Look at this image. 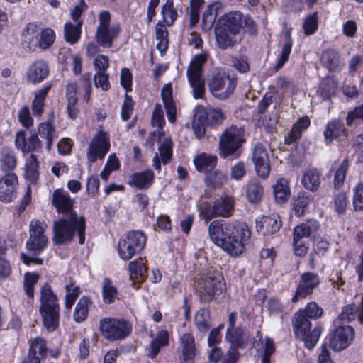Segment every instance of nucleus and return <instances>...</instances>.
<instances>
[{"label": "nucleus", "instance_id": "5701e85b", "mask_svg": "<svg viewBox=\"0 0 363 363\" xmlns=\"http://www.w3.org/2000/svg\"><path fill=\"white\" fill-rule=\"evenodd\" d=\"M242 18L240 12H230L219 18L216 26L238 33L242 28Z\"/></svg>", "mask_w": 363, "mask_h": 363}, {"label": "nucleus", "instance_id": "393cba45", "mask_svg": "<svg viewBox=\"0 0 363 363\" xmlns=\"http://www.w3.org/2000/svg\"><path fill=\"white\" fill-rule=\"evenodd\" d=\"M320 61L322 65L330 71H337L343 66L340 52L333 48L323 51Z\"/></svg>", "mask_w": 363, "mask_h": 363}, {"label": "nucleus", "instance_id": "79ce46f5", "mask_svg": "<svg viewBox=\"0 0 363 363\" xmlns=\"http://www.w3.org/2000/svg\"><path fill=\"white\" fill-rule=\"evenodd\" d=\"M249 337V334L244 328L227 329L226 340L235 347H243L248 341Z\"/></svg>", "mask_w": 363, "mask_h": 363}, {"label": "nucleus", "instance_id": "bf43d9fd", "mask_svg": "<svg viewBox=\"0 0 363 363\" xmlns=\"http://www.w3.org/2000/svg\"><path fill=\"white\" fill-rule=\"evenodd\" d=\"M166 26V23L164 24L161 21H159L155 26L156 38L159 41L157 47L160 50H165L167 48L168 32Z\"/></svg>", "mask_w": 363, "mask_h": 363}, {"label": "nucleus", "instance_id": "2eb2a0df", "mask_svg": "<svg viewBox=\"0 0 363 363\" xmlns=\"http://www.w3.org/2000/svg\"><path fill=\"white\" fill-rule=\"evenodd\" d=\"M320 283V280L318 274L313 272L302 274L295 294L291 298L292 302L296 303L312 294Z\"/></svg>", "mask_w": 363, "mask_h": 363}, {"label": "nucleus", "instance_id": "69168bd1", "mask_svg": "<svg viewBox=\"0 0 363 363\" xmlns=\"http://www.w3.org/2000/svg\"><path fill=\"white\" fill-rule=\"evenodd\" d=\"M43 145L41 140L36 133L31 134L27 140V145L25 149V153L32 152L33 154L42 152Z\"/></svg>", "mask_w": 363, "mask_h": 363}, {"label": "nucleus", "instance_id": "a19ab883", "mask_svg": "<svg viewBox=\"0 0 363 363\" xmlns=\"http://www.w3.org/2000/svg\"><path fill=\"white\" fill-rule=\"evenodd\" d=\"M319 228V224L315 220H308L297 225L294 230V239L295 240H301L304 238H308L315 232Z\"/></svg>", "mask_w": 363, "mask_h": 363}, {"label": "nucleus", "instance_id": "5fc2aeb1", "mask_svg": "<svg viewBox=\"0 0 363 363\" xmlns=\"http://www.w3.org/2000/svg\"><path fill=\"white\" fill-rule=\"evenodd\" d=\"M128 268L130 274L132 275H135L136 279H140V281H143L145 279L147 267L142 259L130 262L129 263Z\"/></svg>", "mask_w": 363, "mask_h": 363}, {"label": "nucleus", "instance_id": "473e14b6", "mask_svg": "<svg viewBox=\"0 0 363 363\" xmlns=\"http://www.w3.org/2000/svg\"><path fill=\"white\" fill-rule=\"evenodd\" d=\"M182 359L184 362H193L196 354L194 338L191 333H184L180 337Z\"/></svg>", "mask_w": 363, "mask_h": 363}, {"label": "nucleus", "instance_id": "7ed1b4c3", "mask_svg": "<svg viewBox=\"0 0 363 363\" xmlns=\"http://www.w3.org/2000/svg\"><path fill=\"white\" fill-rule=\"evenodd\" d=\"M39 311L44 327L50 332L55 330L59 326L60 305L57 296L48 284L41 289Z\"/></svg>", "mask_w": 363, "mask_h": 363}, {"label": "nucleus", "instance_id": "4468645a", "mask_svg": "<svg viewBox=\"0 0 363 363\" xmlns=\"http://www.w3.org/2000/svg\"><path fill=\"white\" fill-rule=\"evenodd\" d=\"M354 337V330L352 327L345 325L337 326L329 335L330 347L335 351L346 349Z\"/></svg>", "mask_w": 363, "mask_h": 363}, {"label": "nucleus", "instance_id": "37998d69", "mask_svg": "<svg viewBox=\"0 0 363 363\" xmlns=\"http://www.w3.org/2000/svg\"><path fill=\"white\" fill-rule=\"evenodd\" d=\"M273 192L277 202L284 203L289 199L291 194L289 182L284 178L277 179L273 186Z\"/></svg>", "mask_w": 363, "mask_h": 363}, {"label": "nucleus", "instance_id": "f3484780", "mask_svg": "<svg viewBox=\"0 0 363 363\" xmlns=\"http://www.w3.org/2000/svg\"><path fill=\"white\" fill-rule=\"evenodd\" d=\"M18 186V177L16 174H4L0 178V201H11L16 196Z\"/></svg>", "mask_w": 363, "mask_h": 363}, {"label": "nucleus", "instance_id": "e2e57ef3", "mask_svg": "<svg viewBox=\"0 0 363 363\" xmlns=\"http://www.w3.org/2000/svg\"><path fill=\"white\" fill-rule=\"evenodd\" d=\"M90 77V74H85L78 82V94H83L86 101H89L91 91Z\"/></svg>", "mask_w": 363, "mask_h": 363}, {"label": "nucleus", "instance_id": "f704fd0d", "mask_svg": "<svg viewBox=\"0 0 363 363\" xmlns=\"http://www.w3.org/2000/svg\"><path fill=\"white\" fill-rule=\"evenodd\" d=\"M357 315L359 322L363 324V299L359 306L347 305L342 308L341 313L338 316V320L350 322L355 319Z\"/></svg>", "mask_w": 363, "mask_h": 363}, {"label": "nucleus", "instance_id": "6e6552de", "mask_svg": "<svg viewBox=\"0 0 363 363\" xmlns=\"http://www.w3.org/2000/svg\"><path fill=\"white\" fill-rule=\"evenodd\" d=\"M120 30L119 25L111 24V13L109 11H102L99 13V24L96 28L95 40L99 45L104 48H111Z\"/></svg>", "mask_w": 363, "mask_h": 363}, {"label": "nucleus", "instance_id": "2f4dec72", "mask_svg": "<svg viewBox=\"0 0 363 363\" xmlns=\"http://www.w3.org/2000/svg\"><path fill=\"white\" fill-rule=\"evenodd\" d=\"M168 345L169 333L165 330L159 331L156 337L150 342L149 347L147 349V356L150 359H154L158 354L161 348Z\"/></svg>", "mask_w": 363, "mask_h": 363}, {"label": "nucleus", "instance_id": "0e129e2a", "mask_svg": "<svg viewBox=\"0 0 363 363\" xmlns=\"http://www.w3.org/2000/svg\"><path fill=\"white\" fill-rule=\"evenodd\" d=\"M292 42L290 38L289 34L287 35V40L283 45L281 49V53L279 59L277 60V64L274 67L275 70H279L284 63L288 60L289 55L291 51Z\"/></svg>", "mask_w": 363, "mask_h": 363}, {"label": "nucleus", "instance_id": "9d476101", "mask_svg": "<svg viewBox=\"0 0 363 363\" xmlns=\"http://www.w3.org/2000/svg\"><path fill=\"white\" fill-rule=\"evenodd\" d=\"M243 130L232 125L221 135L220 138V155L223 158L233 155L241 147Z\"/></svg>", "mask_w": 363, "mask_h": 363}, {"label": "nucleus", "instance_id": "1a4fd4ad", "mask_svg": "<svg viewBox=\"0 0 363 363\" xmlns=\"http://www.w3.org/2000/svg\"><path fill=\"white\" fill-rule=\"evenodd\" d=\"M48 225L45 221L32 220L29 225V238L26 247L34 255H40L48 246V238L45 235Z\"/></svg>", "mask_w": 363, "mask_h": 363}, {"label": "nucleus", "instance_id": "c03bdc74", "mask_svg": "<svg viewBox=\"0 0 363 363\" xmlns=\"http://www.w3.org/2000/svg\"><path fill=\"white\" fill-rule=\"evenodd\" d=\"M38 159L35 154L31 153L26 160L25 166V177L30 183L35 184L39 176Z\"/></svg>", "mask_w": 363, "mask_h": 363}, {"label": "nucleus", "instance_id": "603ef678", "mask_svg": "<svg viewBox=\"0 0 363 363\" xmlns=\"http://www.w3.org/2000/svg\"><path fill=\"white\" fill-rule=\"evenodd\" d=\"M313 198L311 195L306 193H299L294 200V209L297 216H302L310 203L312 202Z\"/></svg>", "mask_w": 363, "mask_h": 363}, {"label": "nucleus", "instance_id": "09e8293b", "mask_svg": "<svg viewBox=\"0 0 363 363\" xmlns=\"http://www.w3.org/2000/svg\"><path fill=\"white\" fill-rule=\"evenodd\" d=\"M39 33V29L35 23H29L26 26V29L23 32V39L29 48L37 46Z\"/></svg>", "mask_w": 363, "mask_h": 363}, {"label": "nucleus", "instance_id": "f03ea898", "mask_svg": "<svg viewBox=\"0 0 363 363\" xmlns=\"http://www.w3.org/2000/svg\"><path fill=\"white\" fill-rule=\"evenodd\" d=\"M85 219L78 216L76 213H71L69 216L62 218L53 223L52 241L55 245H63L70 242L75 233L79 238V243L85 241Z\"/></svg>", "mask_w": 363, "mask_h": 363}, {"label": "nucleus", "instance_id": "dca6fc26", "mask_svg": "<svg viewBox=\"0 0 363 363\" xmlns=\"http://www.w3.org/2000/svg\"><path fill=\"white\" fill-rule=\"evenodd\" d=\"M252 161L257 174L262 179H266L270 172L269 156L266 148L261 143L255 145L252 152Z\"/></svg>", "mask_w": 363, "mask_h": 363}, {"label": "nucleus", "instance_id": "f8f14e48", "mask_svg": "<svg viewBox=\"0 0 363 363\" xmlns=\"http://www.w3.org/2000/svg\"><path fill=\"white\" fill-rule=\"evenodd\" d=\"M111 148L108 135L99 130L91 138L86 152L89 164L91 165L97 160H103Z\"/></svg>", "mask_w": 363, "mask_h": 363}, {"label": "nucleus", "instance_id": "680f3d73", "mask_svg": "<svg viewBox=\"0 0 363 363\" xmlns=\"http://www.w3.org/2000/svg\"><path fill=\"white\" fill-rule=\"evenodd\" d=\"M39 274L38 273L26 272L24 274V291L30 298H33V287L37 284Z\"/></svg>", "mask_w": 363, "mask_h": 363}, {"label": "nucleus", "instance_id": "de8ad7c7", "mask_svg": "<svg viewBox=\"0 0 363 363\" xmlns=\"http://www.w3.org/2000/svg\"><path fill=\"white\" fill-rule=\"evenodd\" d=\"M51 88V84H48L43 89H40L35 96L32 104L33 113L35 116H40L43 112L44 101Z\"/></svg>", "mask_w": 363, "mask_h": 363}, {"label": "nucleus", "instance_id": "4c0bfd02", "mask_svg": "<svg viewBox=\"0 0 363 363\" xmlns=\"http://www.w3.org/2000/svg\"><path fill=\"white\" fill-rule=\"evenodd\" d=\"M93 302L88 296H82L77 303L73 313V319L77 323L84 322L88 317L89 308Z\"/></svg>", "mask_w": 363, "mask_h": 363}, {"label": "nucleus", "instance_id": "bb28decb", "mask_svg": "<svg viewBox=\"0 0 363 363\" xmlns=\"http://www.w3.org/2000/svg\"><path fill=\"white\" fill-rule=\"evenodd\" d=\"M47 353L46 342L40 337L35 338L30 344L26 360L29 363H40Z\"/></svg>", "mask_w": 363, "mask_h": 363}, {"label": "nucleus", "instance_id": "6ab92c4d", "mask_svg": "<svg viewBox=\"0 0 363 363\" xmlns=\"http://www.w3.org/2000/svg\"><path fill=\"white\" fill-rule=\"evenodd\" d=\"M52 204L58 213H65L69 216L72 211L74 201L70 198L69 194L62 190L57 189L52 194Z\"/></svg>", "mask_w": 363, "mask_h": 363}, {"label": "nucleus", "instance_id": "052dcab7", "mask_svg": "<svg viewBox=\"0 0 363 363\" xmlns=\"http://www.w3.org/2000/svg\"><path fill=\"white\" fill-rule=\"evenodd\" d=\"M66 291L65 307L70 309L81 293L80 288L74 286L72 283L67 284L65 287Z\"/></svg>", "mask_w": 363, "mask_h": 363}, {"label": "nucleus", "instance_id": "a878e982", "mask_svg": "<svg viewBox=\"0 0 363 363\" xmlns=\"http://www.w3.org/2000/svg\"><path fill=\"white\" fill-rule=\"evenodd\" d=\"M208 122V113L203 107L199 106L196 109L192 121V128L198 139H201L204 135L206 126Z\"/></svg>", "mask_w": 363, "mask_h": 363}, {"label": "nucleus", "instance_id": "a18cd8bd", "mask_svg": "<svg viewBox=\"0 0 363 363\" xmlns=\"http://www.w3.org/2000/svg\"><path fill=\"white\" fill-rule=\"evenodd\" d=\"M227 181V173L219 169L208 172L205 177L206 184L212 188L220 187L225 184Z\"/></svg>", "mask_w": 363, "mask_h": 363}, {"label": "nucleus", "instance_id": "0eeeda50", "mask_svg": "<svg viewBox=\"0 0 363 363\" xmlns=\"http://www.w3.org/2000/svg\"><path fill=\"white\" fill-rule=\"evenodd\" d=\"M147 237L140 230L130 231L118 243V252L123 260H129L135 255L140 253L146 244Z\"/></svg>", "mask_w": 363, "mask_h": 363}, {"label": "nucleus", "instance_id": "f257e3e1", "mask_svg": "<svg viewBox=\"0 0 363 363\" xmlns=\"http://www.w3.org/2000/svg\"><path fill=\"white\" fill-rule=\"evenodd\" d=\"M323 309L315 302H311L303 309L295 313L293 320L294 331L296 336L304 342L306 347L313 349L318 342L323 327L317 325L311 330L309 319H317L322 316Z\"/></svg>", "mask_w": 363, "mask_h": 363}, {"label": "nucleus", "instance_id": "c9c22d12", "mask_svg": "<svg viewBox=\"0 0 363 363\" xmlns=\"http://www.w3.org/2000/svg\"><path fill=\"white\" fill-rule=\"evenodd\" d=\"M310 125L308 118H301L295 123L291 130L285 135L284 142L286 145H290L296 142L302 136V133Z\"/></svg>", "mask_w": 363, "mask_h": 363}, {"label": "nucleus", "instance_id": "20e7f679", "mask_svg": "<svg viewBox=\"0 0 363 363\" xmlns=\"http://www.w3.org/2000/svg\"><path fill=\"white\" fill-rule=\"evenodd\" d=\"M208 57L206 52L196 55L191 59L187 70L186 75L188 82L192 89L194 99H203L206 92L205 82L202 77L203 67Z\"/></svg>", "mask_w": 363, "mask_h": 363}, {"label": "nucleus", "instance_id": "aec40b11", "mask_svg": "<svg viewBox=\"0 0 363 363\" xmlns=\"http://www.w3.org/2000/svg\"><path fill=\"white\" fill-rule=\"evenodd\" d=\"M155 180V174L151 169H146L132 174L128 178V184L134 188L143 190L149 189Z\"/></svg>", "mask_w": 363, "mask_h": 363}, {"label": "nucleus", "instance_id": "4d7b16f0", "mask_svg": "<svg viewBox=\"0 0 363 363\" xmlns=\"http://www.w3.org/2000/svg\"><path fill=\"white\" fill-rule=\"evenodd\" d=\"M55 39V31L49 28L42 30L39 33L38 42L37 46L41 49H47L50 47Z\"/></svg>", "mask_w": 363, "mask_h": 363}, {"label": "nucleus", "instance_id": "a211bd4d", "mask_svg": "<svg viewBox=\"0 0 363 363\" xmlns=\"http://www.w3.org/2000/svg\"><path fill=\"white\" fill-rule=\"evenodd\" d=\"M49 74V66L43 60H37L28 67L26 72V81L32 84L43 82Z\"/></svg>", "mask_w": 363, "mask_h": 363}, {"label": "nucleus", "instance_id": "338daca9", "mask_svg": "<svg viewBox=\"0 0 363 363\" xmlns=\"http://www.w3.org/2000/svg\"><path fill=\"white\" fill-rule=\"evenodd\" d=\"M318 13L317 12L307 16L303 23V28L306 35L313 34L318 29Z\"/></svg>", "mask_w": 363, "mask_h": 363}, {"label": "nucleus", "instance_id": "cd10ccee", "mask_svg": "<svg viewBox=\"0 0 363 363\" xmlns=\"http://www.w3.org/2000/svg\"><path fill=\"white\" fill-rule=\"evenodd\" d=\"M160 155L156 153L152 159L153 167L155 169H161L160 160L166 164L172 156V142L169 138L164 139V142L158 147Z\"/></svg>", "mask_w": 363, "mask_h": 363}, {"label": "nucleus", "instance_id": "39448f33", "mask_svg": "<svg viewBox=\"0 0 363 363\" xmlns=\"http://www.w3.org/2000/svg\"><path fill=\"white\" fill-rule=\"evenodd\" d=\"M236 79L225 71L214 70L207 79V85L213 96L219 100L228 99L236 87Z\"/></svg>", "mask_w": 363, "mask_h": 363}, {"label": "nucleus", "instance_id": "7c9ffc66", "mask_svg": "<svg viewBox=\"0 0 363 363\" xmlns=\"http://www.w3.org/2000/svg\"><path fill=\"white\" fill-rule=\"evenodd\" d=\"M238 33L231 32L218 26L215 28V37L218 47L222 50L234 46L237 43L236 35Z\"/></svg>", "mask_w": 363, "mask_h": 363}, {"label": "nucleus", "instance_id": "9b49d317", "mask_svg": "<svg viewBox=\"0 0 363 363\" xmlns=\"http://www.w3.org/2000/svg\"><path fill=\"white\" fill-rule=\"evenodd\" d=\"M250 237V230L246 228L238 229L233 228L223 243L219 245L224 251L227 252L231 256L240 255L244 250V242Z\"/></svg>", "mask_w": 363, "mask_h": 363}, {"label": "nucleus", "instance_id": "e433bc0d", "mask_svg": "<svg viewBox=\"0 0 363 363\" xmlns=\"http://www.w3.org/2000/svg\"><path fill=\"white\" fill-rule=\"evenodd\" d=\"M320 177L321 173L318 169H309L303 174L301 182L306 189L314 192L320 187Z\"/></svg>", "mask_w": 363, "mask_h": 363}, {"label": "nucleus", "instance_id": "ddd939ff", "mask_svg": "<svg viewBox=\"0 0 363 363\" xmlns=\"http://www.w3.org/2000/svg\"><path fill=\"white\" fill-rule=\"evenodd\" d=\"M221 286L222 283L219 274H208L203 275L196 286V293L201 302L208 303L211 301L216 292L221 289Z\"/></svg>", "mask_w": 363, "mask_h": 363}, {"label": "nucleus", "instance_id": "774afa93", "mask_svg": "<svg viewBox=\"0 0 363 363\" xmlns=\"http://www.w3.org/2000/svg\"><path fill=\"white\" fill-rule=\"evenodd\" d=\"M353 206L355 211L363 210V182H359L353 189Z\"/></svg>", "mask_w": 363, "mask_h": 363}, {"label": "nucleus", "instance_id": "13d9d810", "mask_svg": "<svg viewBox=\"0 0 363 363\" xmlns=\"http://www.w3.org/2000/svg\"><path fill=\"white\" fill-rule=\"evenodd\" d=\"M210 313L207 309H199L194 318L195 324L201 332H206L210 326Z\"/></svg>", "mask_w": 363, "mask_h": 363}, {"label": "nucleus", "instance_id": "423d86ee", "mask_svg": "<svg viewBox=\"0 0 363 363\" xmlns=\"http://www.w3.org/2000/svg\"><path fill=\"white\" fill-rule=\"evenodd\" d=\"M99 329L104 339L110 342L121 341L131 333L132 325L123 319L107 317L100 320Z\"/></svg>", "mask_w": 363, "mask_h": 363}, {"label": "nucleus", "instance_id": "c756f323", "mask_svg": "<svg viewBox=\"0 0 363 363\" xmlns=\"http://www.w3.org/2000/svg\"><path fill=\"white\" fill-rule=\"evenodd\" d=\"M325 141L330 144L334 139L347 135V130L344 124L337 120L329 122L323 133Z\"/></svg>", "mask_w": 363, "mask_h": 363}, {"label": "nucleus", "instance_id": "49530a36", "mask_svg": "<svg viewBox=\"0 0 363 363\" xmlns=\"http://www.w3.org/2000/svg\"><path fill=\"white\" fill-rule=\"evenodd\" d=\"M82 21H78L75 25L72 23H65L64 26V35L67 42L74 44L80 38Z\"/></svg>", "mask_w": 363, "mask_h": 363}, {"label": "nucleus", "instance_id": "864d4df0", "mask_svg": "<svg viewBox=\"0 0 363 363\" xmlns=\"http://www.w3.org/2000/svg\"><path fill=\"white\" fill-rule=\"evenodd\" d=\"M161 13L163 16V21L167 26H170L177 18V11L174 8L173 0H167L162 6Z\"/></svg>", "mask_w": 363, "mask_h": 363}, {"label": "nucleus", "instance_id": "3c124183", "mask_svg": "<svg viewBox=\"0 0 363 363\" xmlns=\"http://www.w3.org/2000/svg\"><path fill=\"white\" fill-rule=\"evenodd\" d=\"M263 189L260 184L255 181L249 182L245 188V194L251 203L259 202L262 197Z\"/></svg>", "mask_w": 363, "mask_h": 363}, {"label": "nucleus", "instance_id": "b1692460", "mask_svg": "<svg viewBox=\"0 0 363 363\" xmlns=\"http://www.w3.org/2000/svg\"><path fill=\"white\" fill-rule=\"evenodd\" d=\"M233 228L231 225H227L223 228L221 220L211 222L208 226V234L211 240L213 243L219 246L232 231Z\"/></svg>", "mask_w": 363, "mask_h": 363}, {"label": "nucleus", "instance_id": "72a5a7b5", "mask_svg": "<svg viewBox=\"0 0 363 363\" xmlns=\"http://www.w3.org/2000/svg\"><path fill=\"white\" fill-rule=\"evenodd\" d=\"M38 132L39 135L46 140L47 151L50 152L53 140L57 136L52 121L49 119L45 122L40 123L38 125Z\"/></svg>", "mask_w": 363, "mask_h": 363}, {"label": "nucleus", "instance_id": "8fccbe9b", "mask_svg": "<svg viewBox=\"0 0 363 363\" xmlns=\"http://www.w3.org/2000/svg\"><path fill=\"white\" fill-rule=\"evenodd\" d=\"M101 289L104 302L106 304L113 303L117 297L118 291L109 279L104 278L103 279L101 282Z\"/></svg>", "mask_w": 363, "mask_h": 363}, {"label": "nucleus", "instance_id": "6e6d98bb", "mask_svg": "<svg viewBox=\"0 0 363 363\" xmlns=\"http://www.w3.org/2000/svg\"><path fill=\"white\" fill-rule=\"evenodd\" d=\"M350 162L347 159H344L338 168L336 169L334 175V187L335 189L340 188L345 182L346 175L347 174Z\"/></svg>", "mask_w": 363, "mask_h": 363}, {"label": "nucleus", "instance_id": "ea45409f", "mask_svg": "<svg viewBox=\"0 0 363 363\" xmlns=\"http://www.w3.org/2000/svg\"><path fill=\"white\" fill-rule=\"evenodd\" d=\"M214 208L216 217H229L232 215L234 209V201L229 196L220 197L215 201Z\"/></svg>", "mask_w": 363, "mask_h": 363}, {"label": "nucleus", "instance_id": "58836bf2", "mask_svg": "<svg viewBox=\"0 0 363 363\" xmlns=\"http://www.w3.org/2000/svg\"><path fill=\"white\" fill-rule=\"evenodd\" d=\"M196 170L200 172H208L214 168L217 164V157L213 155L201 153L197 155L194 160Z\"/></svg>", "mask_w": 363, "mask_h": 363}, {"label": "nucleus", "instance_id": "4be33fe9", "mask_svg": "<svg viewBox=\"0 0 363 363\" xmlns=\"http://www.w3.org/2000/svg\"><path fill=\"white\" fill-rule=\"evenodd\" d=\"M281 222L277 216H262L256 220V228L259 233L271 235L279 231Z\"/></svg>", "mask_w": 363, "mask_h": 363}, {"label": "nucleus", "instance_id": "412c9836", "mask_svg": "<svg viewBox=\"0 0 363 363\" xmlns=\"http://www.w3.org/2000/svg\"><path fill=\"white\" fill-rule=\"evenodd\" d=\"M18 164V158L15 151L9 147L0 150V170L5 174H15L13 171Z\"/></svg>", "mask_w": 363, "mask_h": 363}, {"label": "nucleus", "instance_id": "c85d7f7f", "mask_svg": "<svg viewBox=\"0 0 363 363\" xmlns=\"http://www.w3.org/2000/svg\"><path fill=\"white\" fill-rule=\"evenodd\" d=\"M161 96L166 109L168 121L174 123L176 120L177 108L172 99V89L170 84H165L161 91Z\"/></svg>", "mask_w": 363, "mask_h": 363}]
</instances>
